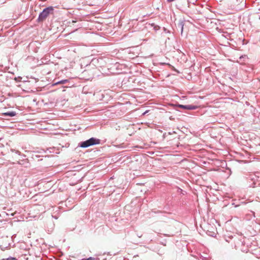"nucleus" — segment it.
<instances>
[{
    "mask_svg": "<svg viewBox=\"0 0 260 260\" xmlns=\"http://www.w3.org/2000/svg\"><path fill=\"white\" fill-rule=\"evenodd\" d=\"M100 141V139L92 137L86 141L80 142L79 144V146L82 148H87L90 146L99 144Z\"/></svg>",
    "mask_w": 260,
    "mask_h": 260,
    "instance_id": "nucleus-1",
    "label": "nucleus"
},
{
    "mask_svg": "<svg viewBox=\"0 0 260 260\" xmlns=\"http://www.w3.org/2000/svg\"><path fill=\"white\" fill-rule=\"evenodd\" d=\"M174 1H175V0H167V2H168V3H171V2H172Z\"/></svg>",
    "mask_w": 260,
    "mask_h": 260,
    "instance_id": "nucleus-13",
    "label": "nucleus"
},
{
    "mask_svg": "<svg viewBox=\"0 0 260 260\" xmlns=\"http://www.w3.org/2000/svg\"><path fill=\"white\" fill-rule=\"evenodd\" d=\"M256 177L254 175H250L247 178V181L249 182L248 184L249 187H254L255 185V179Z\"/></svg>",
    "mask_w": 260,
    "mask_h": 260,
    "instance_id": "nucleus-3",
    "label": "nucleus"
},
{
    "mask_svg": "<svg viewBox=\"0 0 260 260\" xmlns=\"http://www.w3.org/2000/svg\"><path fill=\"white\" fill-rule=\"evenodd\" d=\"M15 259L14 257H10L7 258L6 260H14Z\"/></svg>",
    "mask_w": 260,
    "mask_h": 260,
    "instance_id": "nucleus-12",
    "label": "nucleus"
},
{
    "mask_svg": "<svg viewBox=\"0 0 260 260\" xmlns=\"http://www.w3.org/2000/svg\"><path fill=\"white\" fill-rule=\"evenodd\" d=\"M94 259V258L92 257H89L87 258H84L83 259V260H93Z\"/></svg>",
    "mask_w": 260,
    "mask_h": 260,
    "instance_id": "nucleus-10",
    "label": "nucleus"
},
{
    "mask_svg": "<svg viewBox=\"0 0 260 260\" xmlns=\"http://www.w3.org/2000/svg\"><path fill=\"white\" fill-rule=\"evenodd\" d=\"M152 25L153 26V29L155 30V31H157L159 29L160 27L159 26L157 25H155L154 24H152Z\"/></svg>",
    "mask_w": 260,
    "mask_h": 260,
    "instance_id": "nucleus-8",
    "label": "nucleus"
},
{
    "mask_svg": "<svg viewBox=\"0 0 260 260\" xmlns=\"http://www.w3.org/2000/svg\"><path fill=\"white\" fill-rule=\"evenodd\" d=\"M179 106L182 109L190 110H196L198 108V107L197 106H194V105H180Z\"/></svg>",
    "mask_w": 260,
    "mask_h": 260,
    "instance_id": "nucleus-4",
    "label": "nucleus"
},
{
    "mask_svg": "<svg viewBox=\"0 0 260 260\" xmlns=\"http://www.w3.org/2000/svg\"><path fill=\"white\" fill-rule=\"evenodd\" d=\"M3 115L5 116H8L10 117H13L16 115V113L15 111H10L7 112L3 113Z\"/></svg>",
    "mask_w": 260,
    "mask_h": 260,
    "instance_id": "nucleus-5",
    "label": "nucleus"
},
{
    "mask_svg": "<svg viewBox=\"0 0 260 260\" xmlns=\"http://www.w3.org/2000/svg\"><path fill=\"white\" fill-rule=\"evenodd\" d=\"M75 22H76V21H74V20H73L72 22V23H75Z\"/></svg>",
    "mask_w": 260,
    "mask_h": 260,
    "instance_id": "nucleus-14",
    "label": "nucleus"
},
{
    "mask_svg": "<svg viewBox=\"0 0 260 260\" xmlns=\"http://www.w3.org/2000/svg\"><path fill=\"white\" fill-rule=\"evenodd\" d=\"M81 25H78L77 27H81Z\"/></svg>",
    "mask_w": 260,
    "mask_h": 260,
    "instance_id": "nucleus-15",
    "label": "nucleus"
},
{
    "mask_svg": "<svg viewBox=\"0 0 260 260\" xmlns=\"http://www.w3.org/2000/svg\"><path fill=\"white\" fill-rule=\"evenodd\" d=\"M183 26H184V21H182V20L180 21L178 24V27L180 28L181 34L182 33L183 30Z\"/></svg>",
    "mask_w": 260,
    "mask_h": 260,
    "instance_id": "nucleus-6",
    "label": "nucleus"
},
{
    "mask_svg": "<svg viewBox=\"0 0 260 260\" xmlns=\"http://www.w3.org/2000/svg\"><path fill=\"white\" fill-rule=\"evenodd\" d=\"M69 82V80L67 79L65 80H62L58 82H57L56 83H54V85H57V84H65Z\"/></svg>",
    "mask_w": 260,
    "mask_h": 260,
    "instance_id": "nucleus-7",
    "label": "nucleus"
},
{
    "mask_svg": "<svg viewBox=\"0 0 260 260\" xmlns=\"http://www.w3.org/2000/svg\"><path fill=\"white\" fill-rule=\"evenodd\" d=\"M11 151L12 152H15V153H16V154H18V155H20V154H21V152H20L19 151L17 150H15V149H11Z\"/></svg>",
    "mask_w": 260,
    "mask_h": 260,
    "instance_id": "nucleus-9",
    "label": "nucleus"
},
{
    "mask_svg": "<svg viewBox=\"0 0 260 260\" xmlns=\"http://www.w3.org/2000/svg\"><path fill=\"white\" fill-rule=\"evenodd\" d=\"M246 58V55H244V56H241L239 58V59H240V61H242V59H243V58Z\"/></svg>",
    "mask_w": 260,
    "mask_h": 260,
    "instance_id": "nucleus-11",
    "label": "nucleus"
},
{
    "mask_svg": "<svg viewBox=\"0 0 260 260\" xmlns=\"http://www.w3.org/2000/svg\"><path fill=\"white\" fill-rule=\"evenodd\" d=\"M53 11L54 8L53 7H48L45 8L43 11L40 13L38 18V21H44L50 14L53 13Z\"/></svg>",
    "mask_w": 260,
    "mask_h": 260,
    "instance_id": "nucleus-2",
    "label": "nucleus"
}]
</instances>
